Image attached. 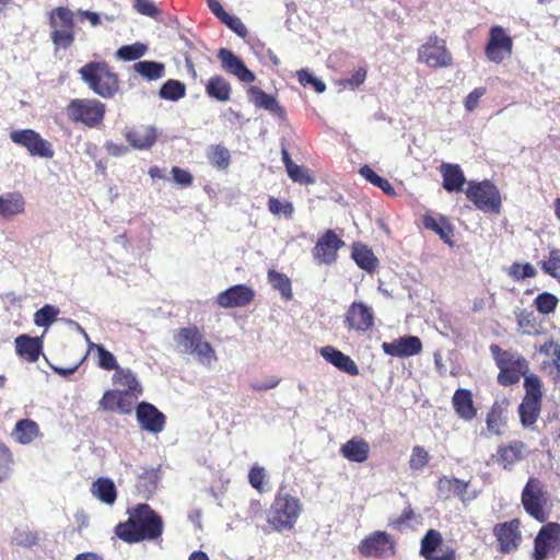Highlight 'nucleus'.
I'll list each match as a JSON object with an SVG mask.
<instances>
[{
    "instance_id": "53",
    "label": "nucleus",
    "mask_w": 560,
    "mask_h": 560,
    "mask_svg": "<svg viewBox=\"0 0 560 560\" xmlns=\"http://www.w3.org/2000/svg\"><path fill=\"white\" fill-rule=\"evenodd\" d=\"M412 523H418V520L410 504L402 510L397 518L389 521V525L396 528L411 527Z\"/></svg>"
},
{
    "instance_id": "58",
    "label": "nucleus",
    "mask_w": 560,
    "mask_h": 560,
    "mask_svg": "<svg viewBox=\"0 0 560 560\" xmlns=\"http://www.w3.org/2000/svg\"><path fill=\"white\" fill-rule=\"evenodd\" d=\"M541 268L546 273L557 277L558 271L560 270V250H550L549 257L542 262Z\"/></svg>"
},
{
    "instance_id": "41",
    "label": "nucleus",
    "mask_w": 560,
    "mask_h": 560,
    "mask_svg": "<svg viewBox=\"0 0 560 560\" xmlns=\"http://www.w3.org/2000/svg\"><path fill=\"white\" fill-rule=\"evenodd\" d=\"M207 158L210 164L218 170H226L231 163L230 152L222 144L210 145Z\"/></svg>"
},
{
    "instance_id": "16",
    "label": "nucleus",
    "mask_w": 560,
    "mask_h": 560,
    "mask_svg": "<svg viewBox=\"0 0 560 560\" xmlns=\"http://www.w3.org/2000/svg\"><path fill=\"white\" fill-rule=\"evenodd\" d=\"M218 58L221 61L222 69L236 77L241 82L252 83L256 80L255 73L249 70L244 61L228 48H220Z\"/></svg>"
},
{
    "instance_id": "4",
    "label": "nucleus",
    "mask_w": 560,
    "mask_h": 560,
    "mask_svg": "<svg viewBox=\"0 0 560 560\" xmlns=\"http://www.w3.org/2000/svg\"><path fill=\"white\" fill-rule=\"evenodd\" d=\"M68 119L86 128H98L105 118L106 105L96 98H73L66 108Z\"/></svg>"
},
{
    "instance_id": "54",
    "label": "nucleus",
    "mask_w": 560,
    "mask_h": 560,
    "mask_svg": "<svg viewBox=\"0 0 560 560\" xmlns=\"http://www.w3.org/2000/svg\"><path fill=\"white\" fill-rule=\"evenodd\" d=\"M536 269L529 264H518L514 262L510 267L509 275L516 281L523 280L525 278H533L536 276Z\"/></svg>"
},
{
    "instance_id": "31",
    "label": "nucleus",
    "mask_w": 560,
    "mask_h": 560,
    "mask_svg": "<svg viewBox=\"0 0 560 560\" xmlns=\"http://www.w3.org/2000/svg\"><path fill=\"white\" fill-rule=\"evenodd\" d=\"M39 433V427L34 420L22 419L15 423L12 436L20 444H30Z\"/></svg>"
},
{
    "instance_id": "5",
    "label": "nucleus",
    "mask_w": 560,
    "mask_h": 560,
    "mask_svg": "<svg viewBox=\"0 0 560 560\" xmlns=\"http://www.w3.org/2000/svg\"><path fill=\"white\" fill-rule=\"evenodd\" d=\"M173 338L184 353L196 354L202 364H210L212 360L217 359L214 349L203 340V336L196 325L176 329Z\"/></svg>"
},
{
    "instance_id": "60",
    "label": "nucleus",
    "mask_w": 560,
    "mask_h": 560,
    "mask_svg": "<svg viewBox=\"0 0 560 560\" xmlns=\"http://www.w3.org/2000/svg\"><path fill=\"white\" fill-rule=\"evenodd\" d=\"M119 398V390L109 389L106 390L98 401L101 409L106 411H116Z\"/></svg>"
},
{
    "instance_id": "47",
    "label": "nucleus",
    "mask_w": 560,
    "mask_h": 560,
    "mask_svg": "<svg viewBox=\"0 0 560 560\" xmlns=\"http://www.w3.org/2000/svg\"><path fill=\"white\" fill-rule=\"evenodd\" d=\"M525 396L523 399L541 402V381L536 374H528L524 378Z\"/></svg>"
},
{
    "instance_id": "9",
    "label": "nucleus",
    "mask_w": 560,
    "mask_h": 560,
    "mask_svg": "<svg viewBox=\"0 0 560 560\" xmlns=\"http://www.w3.org/2000/svg\"><path fill=\"white\" fill-rule=\"evenodd\" d=\"M418 61L433 68H445L452 65L453 57L445 42L436 35L428 37L418 49Z\"/></svg>"
},
{
    "instance_id": "2",
    "label": "nucleus",
    "mask_w": 560,
    "mask_h": 560,
    "mask_svg": "<svg viewBox=\"0 0 560 560\" xmlns=\"http://www.w3.org/2000/svg\"><path fill=\"white\" fill-rule=\"evenodd\" d=\"M301 512L300 499L280 488L267 511L266 521L276 532L290 530L294 527Z\"/></svg>"
},
{
    "instance_id": "34",
    "label": "nucleus",
    "mask_w": 560,
    "mask_h": 560,
    "mask_svg": "<svg viewBox=\"0 0 560 560\" xmlns=\"http://www.w3.org/2000/svg\"><path fill=\"white\" fill-rule=\"evenodd\" d=\"M247 95L249 101L258 108H264L272 113L281 109L277 100L258 86H249L247 89Z\"/></svg>"
},
{
    "instance_id": "21",
    "label": "nucleus",
    "mask_w": 560,
    "mask_h": 560,
    "mask_svg": "<svg viewBox=\"0 0 560 560\" xmlns=\"http://www.w3.org/2000/svg\"><path fill=\"white\" fill-rule=\"evenodd\" d=\"M520 523L517 520L497 524L493 534L497 537L500 550L502 552H511L518 546L521 536L518 530Z\"/></svg>"
},
{
    "instance_id": "42",
    "label": "nucleus",
    "mask_w": 560,
    "mask_h": 560,
    "mask_svg": "<svg viewBox=\"0 0 560 560\" xmlns=\"http://www.w3.org/2000/svg\"><path fill=\"white\" fill-rule=\"evenodd\" d=\"M268 281L273 289L280 292L284 300L292 299L291 281L284 273L271 269L268 271Z\"/></svg>"
},
{
    "instance_id": "10",
    "label": "nucleus",
    "mask_w": 560,
    "mask_h": 560,
    "mask_svg": "<svg viewBox=\"0 0 560 560\" xmlns=\"http://www.w3.org/2000/svg\"><path fill=\"white\" fill-rule=\"evenodd\" d=\"M10 139L24 147L32 156L51 159L55 154L51 143L33 129L14 130L10 133Z\"/></svg>"
},
{
    "instance_id": "50",
    "label": "nucleus",
    "mask_w": 560,
    "mask_h": 560,
    "mask_svg": "<svg viewBox=\"0 0 560 560\" xmlns=\"http://www.w3.org/2000/svg\"><path fill=\"white\" fill-rule=\"evenodd\" d=\"M59 310L52 305H45L40 310H38L34 315V322L39 327L49 326L55 322Z\"/></svg>"
},
{
    "instance_id": "30",
    "label": "nucleus",
    "mask_w": 560,
    "mask_h": 560,
    "mask_svg": "<svg viewBox=\"0 0 560 560\" xmlns=\"http://www.w3.org/2000/svg\"><path fill=\"white\" fill-rule=\"evenodd\" d=\"M525 445L521 441H513L509 445L500 447L498 451V462L504 469H511L514 464L522 460Z\"/></svg>"
},
{
    "instance_id": "1",
    "label": "nucleus",
    "mask_w": 560,
    "mask_h": 560,
    "mask_svg": "<svg viewBox=\"0 0 560 560\" xmlns=\"http://www.w3.org/2000/svg\"><path fill=\"white\" fill-rule=\"evenodd\" d=\"M128 518L119 522L115 535L126 544L154 541L162 537L164 522L162 516L147 503H138L127 510Z\"/></svg>"
},
{
    "instance_id": "46",
    "label": "nucleus",
    "mask_w": 560,
    "mask_h": 560,
    "mask_svg": "<svg viewBox=\"0 0 560 560\" xmlns=\"http://www.w3.org/2000/svg\"><path fill=\"white\" fill-rule=\"evenodd\" d=\"M148 47L142 43L125 45L117 49L116 58L125 61H133L147 54Z\"/></svg>"
},
{
    "instance_id": "61",
    "label": "nucleus",
    "mask_w": 560,
    "mask_h": 560,
    "mask_svg": "<svg viewBox=\"0 0 560 560\" xmlns=\"http://www.w3.org/2000/svg\"><path fill=\"white\" fill-rule=\"evenodd\" d=\"M135 10L145 16L156 18L160 14V10L150 0H135Z\"/></svg>"
},
{
    "instance_id": "28",
    "label": "nucleus",
    "mask_w": 560,
    "mask_h": 560,
    "mask_svg": "<svg viewBox=\"0 0 560 560\" xmlns=\"http://www.w3.org/2000/svg\"><path fill=\"white\" fill-rule=\"evenodd\" d=\"M441 174L443 177V188L445 190L450 192L463 190L466 178L459 165L444 163L441 166Z\"/></svg>"
},
{
    "instance_id": "15",
    "label": "nucleus",
    "mask_w": 560,
    "mask_h": 560,
    "mask_svg": "<svg viewBox=\"0 0 560 560\" xmlns=\"http://www.w3.org/2000/svg\"><path fill=\"white\" fill-rule=\"evenodd\" d=\"M255 299V291L246 284H235L220 292L215 303L222 308H237L249 305Z\"/></svg>"
},
{
    "instance_id": "29",
    "label": "nucleus",
    "mask_w": 560,
    "mask_h": 560,
    "mask_svg": "<svg viewBox=\"0 0 560 560\" xmlns=\"http://www.w3.org/2000/svg\"><path fill=\"white\" fill-rule=\"evenodd\" d=\"M25 211V200L21 192H8L0 196V215L10 219Z\"/></svg>"
},
{
    "instance_id": "33",
    "label": "nucleus",
    "mask_w": 560,
    "mask_h": 560,
    "mask_svg": "<svg viewBox=\"0 0 560 560\" xmlns=\"http://www.w3.org/2000/svg\"><path fill=\"white\" fill-rule=\"evenodd\" d=\"M352 258L361 269L369 272L374 271L378 266V260L372 249L361 243L352 245Z\"/></svg>"
},
{
    "instance_id": "52",
    "label": "nucleus",
    "mask_w": 560,
    "mask_h": 560,
    "mask_svg": "<svg viewBox=\"0 0 560 560\" xmlns=\"http://www.w3.org/2000/svg\"><path fill=\"white\" fill-rule=\"evenodd\" d=\"M558 304V299L548 292H544L537 295L535 299V305L539 313L549 314L555 311Z\"/></svg>"
},
{
    "instance_id": "45",
    "label": "nucleus",
    "mask_w": 560,
    "mask_h": 560,
    "mask_svg": "<svg viewBox=\"0 0 560 560\" xmlns=\"http://www.w3.org/2000/svg\"><path fill=\"white\" fill-rule=\"evenodd\" d=\"M517 324L525 335L539 334L540 324L533 312L522 310L517 313Z\"/></svg>"
},
{
    "instance_id": "7",
    "label": "nucleus",
    "mask_w": 560,
    "mask_h": 560,
    "mask_svg": "<svg viewBox=\"0 0 560 560\" xmlns=\"http://www.w3.org/2000/svg\"><path fill=\"white\" fill-rule=\"evenodd\" d=\"M50 39L54 46L59 49L69 48L75 39L74 14L67 7L55 8L49 13Z\"/></svg>"
},
{
    "instance_id": "63",
    "label": "nucleus",
    "mask_w": 560,
    "mask_h": 560,
    "mask_svg": "<svg viewBox=\"0 0 560 560\" xmlns=\"http://www.w3.org/2000/svg\"><path fill=\"white\" fill-rule=\"evenodd\" d=\"M14 541L18 546L32 547L38 542V535L31 530H19L14 535Z\"/></svg>"
},
{
    "instance_id": "55",
    "label": "nucleus",
    "mask_w": 560,
    "mask_h": 560,
    "mask_svg": "<svg viewBox=\"0 0 560 560\" xmlns=\"http://www.w3.org/2000/svg\"><path fill=\"white\" fill-rule=\"evenodd\" d=\"M429 462V454L428 452L419 445L413 446L409 466L412 470H421L423 469Z\"/></svg>"
},
{
    "instance_id": "40",
    "label": "nucleus",
    "mask_w": 560,
    "mask_h": 560,
    "mask_svg": "<svg viewBox=\"0 0 560 560\" xmlns=\"http://www.w3.org/2000/svg\"><path fill=\"white\" fill-rule=\"evenodd\" d=\"M186 95V85L174 79L165 81L159 91V96L163 100L176 102Z\"/></svg>"
},
{
    "instance_id": "24",
    "label": "nucleus",
    "mask_w": 560,
    "mask_h": 560,
    "mask_svg": "<svg viewBox=\"0 0 560 560\" xmlns=\"http://www.w3.org/2000/svg\"><path fill=\"white\" fill-rule=\"evenodd\" d=\"M320 355L335 368L340 370L343 373H347L351 376L359 375V368L357 363L347 354L341 352L340 350L326 346L320 349Z\"/></svg>"
},
{
    "instance_id": "14",
    "label": "nucleus",
    "mask_w": 560,
    "mask_h": 560,
    "mask_svg": "<svg viewBox=\"0 0 560 560\" xmlns=\"http://www.w3.org/2000/svg\"><path fill=\"white\" fill-rule=\"evenodd\" d=\"M560 547V524L548 523L538 532L534 540V560H545Z\"/></svg>"
},
{
    "instance_id": "17",
    "label": "nucleus",
    "mask_w": 560,
    "mask_h": 560,
    "mask_svg": "<svg viewBox=\"0 0 560 560\" xmlns=\"http://www.w3.org/2000/svg\"><path fill=\"white\" fill-rule=\"evenodd\" d=\"M137 420L142 430L160 433L164 430L166 417L154 405L142 401L136 408Z\"/></svg>"
},
{
    "instance_id": "43",
    "label": "nucleus",
    "mask_w": 560,
    "mask_h": 560,
    "mask_svg": "<svg viewBox=\"0 0 560 560\" xmlns=\"http://www.w3.org/2000/svg\"><path fill=\"white\" fill-rule=\"evenodd\" d=\"M359 173L364 179H366L372 185L382 189L383 192H385L386 195H388V196L396 195L395 189L390 185V183L387 179L378 176L369 165L361 166L359 170Z\"/></svg>"
},
{
    "instance_id": "64",
    "label": "nucleus",
    "mask_w": 560,
    "mask_h": 560,
    "mask_svg": "<svg viewBox=\"0 0 560 560\" xmlns=\"http://www.w3.org/2000/svg\"><path fill=\"white\" fill-rule=\"evenodd\" d=\"M287 172L289 177L295 183L310 184L313 182L307 171L296 164H293L291 167H289Z\"/></svg>"
},
{
    "instance_id": "20",
    "label": "nucleus",
    "mask_w": 560,
    "mask_h": 560,
    "mask_svg": "<svg viewBox=\"0 0 560 560\" xmlns=\"http://www.w3.org/2000/svg\"><path fill=\"white\" fill-rule=\"evenodd\" d=\"M383 351L392 357L407 358L421 352L422 342L416 336H405L392 342H383Z\"/></svg>"
},
{
    "instance_id": "13",
    "label": "nucleus",
    "mask_w": 560,
    "mask_h": 560,
    "mask_svg": "<svg viewBox=\"0 0 560 560\" xmlns=\"http://www.w3.org/2000/svg\"><path fill=\"white\" fill-rule=\"evenodd\" d=\"M359 551L365 557L389 558L395 555V542L386 532L376 530L360 542Z\"/></svg>"
},
{
    "instance_id": "51",
    "label": "nucleus",
    "mask_w": 560,
    "mask_h": 560,
    "mask_svg": "<svg viewBox=\"0 0 560 560\" xmlns=\"http://www.w3.org/2000/svg\"><path fill=\"white\" fill-rule=\"evenodd\" d=\"M439 490L443 489L452 490L454 494L463 498L468 488V482L459 480L457 478L448 479L446 477L440 478L438 482Z\"/></svg>"
},
{
    "instance_id": "12",
    "label": "nucleus",
    "mask_w": 560,
    "mask_h": 560,
    "mask_svg": "<svg viewBox=\"0 0 560 560\" xmlns=\"http://www.w3.org/2000/svg\"><path fill=\"white\" fill-rule=\"evenodd\" d=\"M503 355L501 364L498 366L500 369L499 384L503 386L514 385L520 382L522 376L528 375V362L523 355L515 352Z\"/></svg>"
},
{
    "instance_id": "62",
    "label": "nucleus",
    "mask_w": 560,
    "mask_h": 560,
    "mask_svg": "<svg viewBox=\"0 0 560 560\" xmlns=\"http://www.w3.org/2000/svg\"><path fill=\"white\" fill-rule=\"evenodd\" d=\"M221 22L242 38H245L248 34V31L244 23L236 16L228 14L224 19H222Z\"/></svg>"
},
{
    "instance_id": "32",
    "label": "nucleus",
    "mask_w": 560,
    "mask_h": 560,
    "mask_svg": "<svg viewBox=\"0 0 560 560\" xmlns=\"http://www.w3.org/2000/svg\"><path fill=\"white\" fill-rule=\"evenodd\" d=\"M206 93L209 97L219 102H228L231 97V84L221 75L211 77L206 84Z\"/></svg>"
},
{
    "instance_id": "56",
    "label": "nucleus",
    "mask_w": 560,
    "mask_h": 560,
    "mask_svg": "<svg viewBox=\"0 0 560 560\" xmlns=\"http://www.w3.org/2000/svg\"><path fill=\"white\" fill-rule=\"evenodd\" d=\"M268 209L275 215L283 214L285 218H290L293 213V207L288 201H281L278 198L270 197L268 200Z\"/></svg>"
},
{
    "instance_id": "23",
    "label": "nucleus",
    "mask_w": 560,
    "mask_h": 560,
    "mask_svg": "<svg viewBox=\"0 0 560 560\" xmlns=\"http://www.w3.org/2000/svg\"><path fill=\"white\" fill-rule=\"evenodd\" d=\"M156 130L151 126L140 125L125 132L127 142L137 150H148L156 141Z\"/></svg>"
},
{
    "instance_id": "49",
    "label": "nucleus",
    "mask_w": 560,
    "mask_h": 560,
    "mask_svg": "<svg viewBox=\"0 0 560 560\" xmlns=\"http://www.w3.org/2000/svg\"><path fill=\"white\" fill-rule=\"evenodd\" d=\"M267 478L268 475L265 467L257 464L250 467L248 471V482L259 493L266 491Z\"/></svg>"
},
{
    "instance_id": "22",
    "label": "nucleus",
    "mask_w": 560,
    "mask_h": 560,
    "mask_svg": "<svg viewBox=\"0 0 560 560\" xmlns=\"http://www.w3.org/2000/svg\"><path fill=\"white\" fill-rule=\"evenodd\" d=\"M14 343L16 354L30 363L38 361L43 353V341L39 337L23 334L15 338Z\"/></svg>"
},
{
    "instance_id": "19",
    "label": "nucleus",
    "mask_w": 560,
    "mask_h": 560,
    "mask_svg": "<svg viewBox=\"0 0 560 560\" xmlns=\"http://www.w3.org/2000/svg\"><path fill=\"white\" fill-rule=\"evenodd\" d=\"M345 246V242L334 231L327 230L317 238V260L330 265L338 258V250Z\"/></svg>"
},
{
    "instance_id": "27",
    "label": "nucleus",
    "mask_w": 560,
    "mask_h": 560,
    "mask_svg": "<svg viewBox=\"0 0 560 560\" xmlns=\"http://www.w3.org/2000/svg\"><path fill=\"white\" fill-rule=\"evenodd\" d=\"M453 407L459 418L464 420H471L476 417V408L472 402V395L469 389H457L452 398Z\"/></svg>"
},
{
    "instance_id": "26",
    "label": "nucleus",
    "mask_w": 560,
    "mask_h": 560,
    "mask_svg": "<svg viewBox=\"0 0 560 560\" xmlns=\"http://www.w3.org/2000/svg\"><path fill=\"white\" fill-rule=\"evenodd\" d=\"M161 479V468H148L138 477L136 490L139 495L150 499L156 491Z\"/></svg>"
},
{
    "instance_id": "11",
    "label": "nucleus",
    "mask_w": 560,
    "mask_h": 560,
    "mask_svg": "<svg viewBox=\"0 0 560 560\" xmlns=\"http://www.w3.org/2000/svg\"><path fill=\"white\" fill-rule=\"evenodd\" d=\"M513 39L500 25H493L489 31V40L485 47L488 60L501 63L512 55Z\"/></svg>"
},
{
    "instance_id": "57",
    "label": "nucleus",
    "mask_w": 560,
    "mask_h": 560,
    "mask_svg": "<svg viewBox=\"0 0 560 560\" xmlns=\"http://www.w3.org/2000/svg\"><path fill=\"white\" fill-rule=\"evenodd\" d=\"M12 463L13 456L10 448L0 442V481L9 475Z\"/></svg>"
},
{
    "instance_id": "8",
    "label": "nucleus",
    "mask_w": 560,
    "mask_h": 560,
    "mask_svg": "<svg viewBox=\"0 0 560 560\" xmlns=\"http://www.w3.org/2000/svg\"><path fill=\"white\" fill-rule=\"evenodd\" d=\"M467 198L482 210L494 213L500 212L501 197L498 188L489 180L469 183L466 189Z\"/></svg>"
},
{
    "instance_id": "3",
    "label": "nucleus",
    "mask_w": 560,
    "mask_h": 560,
    "mask_svg": "<svg viewBox=\"0 0 560 560\" xmlns=\"http://www.w3.org/2000/svg\"><path fill=\"white\" fill-rule=\"evenodd\" d=\"M84 83L104 98L113 97L119 90V78L105 61H90L79 69Z\"/></svg>"
},
{
    "instance_id": "39",
    "label": "nucleus",
    "mask_w": 560,
    "mask_h": 560,
    "mask_svg": "<svg viewBox=\"0 0 560 560\" xmlns=\"http://www.w3.org/2000/svg\"><path fill=\"white\" fill-rule=\"evenodd\" d=\"M540 408H541V402L523 399L518 406L521 423L524 427L533 425L539 417Z\"/></svg>"
},
{
    "instance_id": "6",
    "label": "nucleus",
    "mask_w": 560,
    "mask_h": 560,
    "mask_svg": "<svg viewBox=\"0 0 560 560\" xmlns=\"http://www.w3.org/2000/svg\"><path fill=\"white\" fill-rule=\"evenodd\" d=\"M521 501L525 512L533 518L540 523L548 520L549 513L545 508L549 502V492L540 479L530 477L527 480L521 494Z\"/></svg>"
},
{
    "instance_id": "37",
    "label": "nucleus",
    "mask_w": 560,
    "mask_h": 560,
    "mask_svg": "<svg viewBox=\"0 0 560 560\" xmlns=\"http://www.w3.org/2000/svg\"><path fill=\"white\" fill-rule=\"evenodd\" d=\"M135 72L149 81L162 79L165 75V66L162 62L143 60L133 65Z\"/></svg>"
},
{
    "instance_id": "18",
    "label": "nucleus",
    "mask_w": 560,
    "mask_h": 560,
    "mask_svg": "<svg viewBox=\"0 0 560 560\" xmlns=\"http://www.w3.org/2000/svg\"><path fill=\"white\" fill-rule=\"evenodd\" d=\"M345 323L349 329L366 331L374 325L372 308L362 302H353L346 314Z\"/></svg>"
},
{
    "instance_id": "36",
    "label": "nucleus",
    "mask_w": 560,
    "mask_h": 560,
    "mask_svg": "<svg viewBox=\"0 0 560 560\" xmlns=\"http://www.w3.org/2000/svg\"><path fill=\"white\" fill-rule=\"evenodd\" d=\"M113 380L115 384L126 387L122 392L133 395H142V387L131 370L122 368L117 369L114 373Z\"/></svg>"
},
{
    "instance_id": "35",
    "label": "nucleus",
    "mask_w": 560,
    "mask_h": 560,
    "mask_svg": "<svg viewBox=\"0 0 560 560\" xmlns=\"http://www.w3.org/2000/svg\"><path fill=\"white\" fill-rule=\"evenodd\" d=\"M92 492L100 501L109 505L114 504L117 499L116 487L108 478L101 477L94 481Z\"/></svg>"
},
{
    "instance_id": "48",
    "label": "nucleus",
    "mask_w": 560,
    "mask_h": 560,
    "mask_svg": "<svg viewBox=\"0 0 560 560\" xmlns=\"http://www.w3.org/2000/svg\"><path fill=\"white\" fill-rule=\"evenodd\" d=\"M92 348L97 351V365L106 371H116L120 366L117 363L115 355L104 348L102 345H92Z\"/></svg>"
},
{
    "instance_id": "59",
    "label": "nucleus",
    "mask_w": 560,
    "mask_h": 560,
    "mask_svg": "<svg viewBox=\"0 0 560 560\" xmlns=\"http://www.w3.org/2000/svg\"><path fill=\"white\" fill-rule=\"evenodd\" d=\"M139 396L140 395H133L119 390V398L116 411H119L120 413L124 415L131 413L135 401L138 399Z\"/></svg>"
},
{
    "instance_id": "25",
    "label": "nucleus",
    "mask_w": 560,
    "mask_h": 560,
    "mask_svg": "<svg viewBox=\"0 0 560 560\" xmlns=\"http://www.w3.org/2000/svg\"><path fill=\"white\" fill-rule=\"evenodd\" d=\"M340 454L353 463H364L370 454L369 443L360 436H354L340 447Z\"/></svg>"
},
{
    "instance_id": "44",
    "label": "nucleus",
    "mask_w": 560,
    "mask_h": 560,
    "mask_svg": "<svg viewBox=\"0 0 560 560\" xmlns=\"http://www.w3.org/2000/svg\"><path fill=\"white\" fill-rule=\"evenodd\" d=\"M423 225L425 229L434 231L445 243L451 244L450 235L453 230L443 218L438 220L431 215H425L423 218Z\"/></svg>"
},
{
    "instance_id": "38",
    "label": "nucleus",
    "mask_w": 560,
    "mask_h": 560,
    "mask_svg": "<svg viewBox=\"0 0 560 560\" xmlns=\"http://www.w3.org/2000/svg\"><path fill=\"white\" fill-rule=\"evenodd\" d=\"M443 542L442 534L436 529H429L421 539L420 556L425 560L434 559V552Z\"/></svg>"
}]
</instances>
